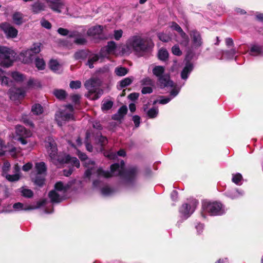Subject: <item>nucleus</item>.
Here are the masks:
<instances>
[{
  "label": "nucleus",
  "mask_w": 263,
  "mask_h": 263,
  "mask_svg": "<svg viewBox=\"0 0 263 263\" xmlns=\"http://www.w3.org/2000/svg\"><path fill=\"white\" fill-rule=\"evenodd\" d=\"M78 155L82 161H85V167L87 168L85 173L86 177H89L92 174L96 173L99 178H109L112 176H120L125 178L127 182L133 180L137 174V169L135 167L130 168L128 171H125L124 162H121V164L115 163L110 166V172L103 170L101 168H97L95 162L91 160L87 159L85 154L78 151Z\"/></svg>",
  "instance_id": "obj_1"
},
{
  "label": "nucleus",
  "mask_w": 263,
  "mask_h": 263,
  "mask_svg": "<svg viewBox=\"0 0 263 263\" xmlns=\"http://www.w3.org/2000/svg\"><path fill=\"white\" fill-rule=\"evenodd\" d=\"M46 147L51 161L56 165L63 164H70L77 168L80 166V162L76 157H71L69 155L57 153V144L52 137H48L46 140Z\"/></svg>",
  "instance_id": "obj_2"
},
{
  "label": "nucleus",
  "mask_w": 263,
  "mask_h": 263,
  "mask_svg": "<svg viewBox=\"0 0 263 263\" xmlns=\"http://www.w3.org/2000/svg\"><path fill=\"white\" fill-rule=\"evenodd\" d=\"M16 53L10 48L0 46V65L4 67H9L15 60ZM4 71L0 68V82L2 85L8 86L9 79L4 76Z\"/></svg>",
  "instance_id": "obj_3"
},
{
  "label": "nucleus",
  "mask_w": 263,
  "mask_h": 263,
  "mask_svg": "<svg viewBox=\"0 0 263 263\" xmlns=\"http://www.w3.org/2000/svg\"><path fill=\"white\" fill-rule=\"evenodd\" d=\"M153 46L151 41L137 35L132 36L127 40L124 50L125 52L140 53L149 50Z\"/></svg>",
  "instance_id": "obj_4"
},
{
  "label": "nucleus",
  "mask_w": 263,
  "mask_h": 263,
  "mask_svg": "<svg viewBox=\"0 0 263 263\" xmlns=\"http://www.w3.org/2000/svg\"><path fill=\"white\" fill-rule=\"evenodd\" d=\"M69 188L68 184L64 185L62 182H57L54 189L49 193V197L53 203L60 202L65 198V193Z\"/></svg>",
  "instance_id": "obj_5"
},
{
  "label": "nucleus",
  "mask_w": 263,
  "mask_h": 263,
  "mask_svg": "<svg viewBox=\"0 0 263 263\" xmlns=\"http://www.w3.org/2000/svg\"><path fill=\"white\" fill-rule=\"evenodd\" d=\"M165 68L162 66H156L153 69L154 75L158 79V82L161 88L173 86V83L170 81V77L164 74Z\"/></svg>",
  "instance_id": "obj_6"
},
{
  "label": "nucleus",
  "mask_w": 263,
  "mask_h": 263,
  "mask_svg": "<svg viewBox=\"0 0 263 263\" xmlns=\"http://www.w3.org/2000/svg\"><path fill=\"white\" fill-rule=\"evenodd\" d=\"M10 163L8 162H5L2 167V175L10 182H15L20 180L21 178L20 167L18 164H15L13 166L14 174L10 175L8 172L10 168Z\"/></svg>",
  "instance_id": "obj_7"
},
{
  "label": "nucleus",
  "mask_w": 263,
  "mask_h": 263,
  "mask_svg": "<svg viewBox=\"0 0 263 263\" xmlns=\"http://www.w3.org/2000/svg\"><path fill=\"white\" fill-rule=\"evenodd\" d=\"M202 209L205 212L213 216L221 215L225 212L222 205L217 202L204 201L202 203Z\"/></svg>",
  "instance_id": "obj_8"
},
{
  "label": "nucleus",
  "mask_w": 263,
  "mask_h": 263,
  "mask_svg": "<svg viewBox=\"0 0 263 263\" xmlns=\"http://www.w3.org/2000/svg\"><path fill=\"white\" fill-rule=\"evenodd\" d=\"M85 87L88 90L90 93L93 95V99H98L103 93V90L99 89L100 82L99 80L91 79L86 81Z\"/></svg>",
  "instance_id": "obj_9"
},
{
  "label": "nucleus",
  "mask_w": 263,
  "mask_h": 263,
  "mask_svg": "<svg viewBox=\"0 0 263 263\" xmlns=\"http://www.w3.org/2000/svg\"><path fill=\"white\" fill-rule=\"evenodd\" d=\"M66 107L70 112L68 113L65 111H61L57 114L55 116V120L58 124L60 126L65 124L66 121L73 119L72 112L73 108L72 105L69 104L67 105Z\"/></svg>",
  "instance_id": "obj_10"
},
{
  "label": "nucleus",
  "mask_w": 263,
  "mask_h": 263,
  "mask_svg": "<svg viewBox=\"0 0 263 263\" xmlns=\"http://www.w3.org/2000/svg\"><path fill=\"white\" fill-rule=\"evenodd\" d=\"M198 204V202L194 199L193 200L190 204H184L180 209V213L181 216L185 219L187 218L193 213Z\"/></svg>",
  "instance_id": "obj_11"
},
{
  "label": "nucleus",
  "mask_w": 263,
  "mask_h": 263,
  "mask_svg": "<svg viewBox=\"0 0 263 263\" xmlns=\"http://www.w3.org/2000/svg\"><path fill=\"white\" fill-rule=\"evenodd\" d=\"M0 29L4 32L7 39H13L17 35V30L9 23L4 22L1 23Z\"/></svg>",
  "instance_id": "obj_12"
},
{
  "label": "nucleus",
  "mask_w": 263,
  "mask_h": 263,
  "mask_svg": "<svg viewBox=\"0 0 263 263\" xmlns=\"http://www.w3.org/2000/svg\"><path fill=\"white\" fill-rule=\"evenodd\" d=\"M116 47V44L114 41L108 42L107 45L101 49L100 57L102 58H108L110 54L115 53Z\"/></svg>",
  "instance_id": "obj_13"
},
{
  "label": "nucleus",
  "mask_w": 263,
  "mask_h": 263,
  "mask_svg": "<svg viewBox=\"0 0 263 263\" xmlns=\"http://www.w3.org/2000/svg\"><path fill=\"white\" fill-rule=\"evenodd\" d=\"M170 27L172 30L177 31L180 34L182 39V40L180 42V44L185 46H187L189 42V37L179 25L176 23L173 22L170 23Z\"/></svg>",
  "instance_id": "obj_14"
},
{
  "label": "nucleus",
  "mask_w": 263,
  "mask_h": 263,
  "mask_svg": "<svg viewBox=\"0 0 263 263\" xmlns=\"http://www.w3.org/2000/svg\"><path fill=\"white\" fill-rule=\"evenodd\" d=\"M41 44L40 43H35L33 45L32 47L28 50H26L21 53L26 57L30 59L34 54L38 53L41 51Z\"/></svg>",
  "instance_id": "obj_15"
},
{
  "label": "nucleus",
  "mask_w": 263,
  "mask_h": 263,
  "mask_svg": "<svg viewBox=\"0 0 263 263\" xmlns=\"http://www.w3.org/2000/svg\"><path fill=\"white\" fill-rule=\"evenodd\" d=\"M46 2L48 4L49 7L53 11L58 13L61 12V9L64 6V3L60 0H46Z\"/></svg>",
  "instance_id": "obj_16"
},
{
  "label": "nucleus",
  "mask_w": 263,
  "mask_h": 263,
  "mask_svg": "<svg viewBox=\"0 0 263 263\" xmlns=\"http://www.w3.org/2000/svg\"><path fill=\"white\" fill-rule=\"evenodd\" d=\"M11 100H16L24 97L25 91L21 88H11L9 91Z\"/></svg>",
  "instance_id": "obj_17"
},
{
  "label": "nucleus",
  "mask_w": 263,
  "mask_h": 263,
  "mask_svg": "<svg viewBox=\"0 0 263 263\" xmlns=\"http://www.w3.org/2000/svg\"><path fill=\"white\" fill-rule=\"evenodd\" d=\"M193 43L195 48L200 47L202 44V40L200 33L196 30H193L190 33Z\"/></svg>",
  "instance_id": "obj_18"
},
{
  "label": "nucleus",
  "mask_w": 263,
  "mask_h": 263,
  "mask_svg": "<svg viewBox=\"0 0 263 263\" xmlns=\"http://www.w3.org/2000/svg\"><path fill=\"white\" fill-rule=\"evenodd\" d=\"M31 10L34 14H38L42 11H45L46 5L45 4L41 2L40 0H37L35 2L31 5Z\"/></svg>",
  "instance_id": "obj_19"
},
{
  "label": "nucleus",
  "mask_w": 263,
  "mask_h": 263,
  "mask_svg": "<svg viewBox=\"0 0 263 263\" xmlns=\"http://www.w3.org/2000/svg\"><path fill=\"white\" fill-rule=\"evenodd\" d=\"M226 196L232 199H238L245 194L244 192L239 191L237 189H232L227 191Z\"/></svg>",
  "instance_id": "obj_20"
},
{
  "label": "nucleus",
  "mask_w": 263,
  "mask_h": 263,
  "mask_svg": "<svg viewBox=\"0 0 263 263\" xmlns=\"http://www.w3.org/2000/svg\"><path fill=\"white\" fill-rule=\"evenodd\" d=\"M193 69V65L190 62H187L181 73V78L183 80L187 79L189 75Z\"/></svg>",
  "instance_id": "obj_21"
},
{
  "label": "nucleus",
  "mask_w": 263,
  "mask_h": 263,
  "mask_svg": "<svg viewBox=\"0 0 263 263\" xmlns=\"http://www.w3.org/2000/svg\"><path fill=\"white\" fill-rule=\"evenodd\" d=\"M16 133L17 135L23 137H29L32 135L30 130H27L22 125H17L16 126Z\"/></svg>",
  "instance_id": "obj_22"
},
{
  "label": "nucleus",
  "mask_w": 263,
  "mask_h": 263,
  "mask_svg": "<svg viewBox=\"0 0 263 263\" xmlns=\"http://www.w3.org/2000/svg\"><path fill=\"white\" fill-rule=\"evenodd\" d=\"M102 26L100 25L96 26L88 30L87 34L89 36H95L97 35H100L102 33Z\"/></svg>",
  "instance_id": "obj_23"
},
{
  "label": "nucleus",
  "mask_w": 263,
  "mask_h": 263,
  "mask_svg": "<svg viewBox=\"0 0 263 263\" xmlns=\"http://www.w3.org/2000/svg\"><path fill=\"white\" fill-rule=\"evenodd\" d=\"M12 21L16 25H21L24 22L23 14L21 12H15L12 15Z\"/></svg>",
  "instance_id": "obj_24"
},
{
  "label": "nucleus",
  "mask_w": 263,
  "mask_h": 263,
  "mask_svg": "<svg viewBox=\"0 0 263 263\" xmlns=\"http://www.w3.org/2000/svg\"><path fill=\"white\" fill-rule=\"evenodd\" d=\"M127 111V107L126 106H122L119 109L117 114L114 115V119L118 120H120L126 114Z\"/></svg>",
  "instance_id": "obj_25"
},
{
  "label": "nucleus",
  "mask_w": 263,
  "mask_h": 263,
  "mask_svg": "<svg viewBox=\"0 0 263 263\" xmlns=\"http://www.w3.org/2000/svg\"><path fill=\"white\" fill-rule=\"evenodd\" d=\"M50 68L55 72H59L61 69V65L57 60H51L49 62Z\"/></svg>",
  "instance_id": "obj_26"
},
{
  "label": "nucleus",
  "mask_w": 263,
  "mask_h": 263,
  "mask_svg": "<svg viewBox=\"0 0 263 263\" xmlns=\"http://www.w3.org/2000/svg\"><path fill=\"white\" fill-rule=\"evenodd\" d=\"M35 168L37 172V174L43 175L46 171V167L44 162H41L35 164Z\"/></svg>",
  "instance_id": "obj_27"
},
{
  "label": "nucleus",
  "mask_w": 263,
  "mask_h": 263,
  "mask_svg": "<svg viewBox=\"0 0 263 263\" xmlns=\"http://www.w3.org/2000/svg\"><path fill=\"white\" fill-rule=\"evenodd\" d=\"M53 94L59 100L64 99L67 96V93L63 89H55L53 91Z\"/></svg>",
  "instance_id": "obj_28"
},
{
  "label": "nucleus",
  "mask_w": 263,
  "mask_h": 263,
  "mask_svg": "<svg viewBox=\"0 0 263 263\" xmlns=\"http://www.w3.org/2000/svg\"><path fill=\"white\" fill-rule=\"evenodd\" d=\"M133 77H127L120 81V89L129 85L133 81Z\"/></svg>",
  "instance_id": "obj_29"
},
{
  "label": "nucleus",
  "mask_w": 263,
  "mask_h": 263,
  "mask_svg": "<svg viewBox=\"0 0 263 263\" xmlns=\"http://www.w3.org/2000/svg\"><path fill=\"white\" fill-rule=\"evenodd\" d=\"M99 59L100 57L98 54L92 55L89 58L86 65H88L90 68H92L93 67V64L99 61Z\"/></svg>",
  "instance_id": "obj_30"
},
{
  "label": "nucleus",
  "mask_w": 263,
  "mask_h": 263,
  "mask_svg": "<svg viewBox=\"0 0 263 263\" xmlns=\"http://www.w3.org/2000/svg\"><path fill=\"white\" fill-rule=\"evenodd\" d=\"M128 72V69L123 67H118L115 68V73L118 76L123 77Z\"/></svg>",
  "instance_id": "obj_31"
},
{
  "label": "nucleus",
  "mask_w": 263,
  "mask_h": 263,
  "mask_svg": "<svg viewBox=\"0 0 263 263\" xmlns=\"http://www.w3.org/2000/svg\"><path fill=\"white\" fill-rule=\"evenodd\" d=\"M158 58L161 61L166 60L168 57V53L165 49L162 48L159 50Z\"/></svg>",
  "instance_id": "obj_32"
},
{
  "label": "nucleus",
  "mask_w": 263,
  "mask_h": 263,
  "mask_svg": "<svg viewBox=\"0 0 263 263\" xmlns=\"http://www.w3.org/2000/svg\"><path fill=\"white\" fill-rule=\"evenodd\" d=\"M31 111L34 115H38L43 112V109L40 104H36L32 106Z\"/></svg>",
  "instance_id": "obj_33"
},
{
  "label": "nucleus",
  "mask_w": 263,
  "mask_h": 263,
  "mask_svg": "<svg viewBox=\"0 0 263 263\" xmlns=\"http://www.w3.org/2000/svg\"><path fill=\"white\" fill-rule=\"evenodd\" d=\"M232 180L233 182L236 184H241L242 180V177L241 175L239 173H237L235 174L232 175Z\"/></svg>",
  "instance_id": "obj_34"
},
{
  "label": "nucleus",
  "mask_w": 263,
  "mask_h": 263,
  "mask_svg": "<svg viewBox=\"0 0 263 263\" xmlns=\"http://www.w3.org/2000/svg\"><path fill=\"white\" fill-rule=\"evenodd\" d=\"M34 183L40 186H41L43 185L45 181V179L44 176L42 175L37 174L35 178H34L33 180Z\"/></svg>",
  "instance_id": "obj_35"
},
{
  "label": "nucleus",
  "mask_w": 263,
  "mask_h": 263,
  "mask_svg": "<svg viewBox=\"0 0 263 263\" xmlns=\"http://www.w3.org/2000/svg\"><path fill=\"white\" fill-rule=\"evenodd\" d=\"M115 190L108 186H104L101 190V193L104 196H110L115 193Z\"/></svg>",
  "instance_id": "obj_36"
},
{
  "label": "nucleus",
  "mask_w": 263,
  "mask_h": 263,
  "mask_svg": "<svg viewBox=\"0 0 263 263\" xmlns=\"http://www.w3.org/2000/svg\"><path fill=\"white\" fill-rule=\"evenodd\" d=\"M74 57L77 60H84L87 58V53L85 51L81 50L76 52Z\"/></svg>",
  "instance_id": "obj_37"
},
{
  "label": "nucleus",
  "mask_w": 263,
  "mask_h": 263,
  "mask_svg": "<svg viewBox=\"0 0 263 263\" xmlns=\"http://www.w3.org/2000/svg\"><path fill=\"white\" fill-rule=\"evenodd\" d=\"M11 77L16 82H22L24 79V77L22 74L16 71L11 73Z\"/></svg>",
  "instance_id": "obj_38"
},
{
  "label": "nucleus",
  "mask_w": 263,
  "mask_h": 263,
  "mask_svg": "<svg viewBox=\"0 0 263 263\" xmlns=\"http://www.w3.org/2000/svg\"><path fill=\"white\" fill-rule=\"evenodd\" d=\"M35 66L39 70H43L45 68V63L42 59L37 58L35 60Z\"/></svg>",
  "instance_id": "obj_39"
},
{
  "label": "nucleus",
  "mask_w": 263,
  "mask_h": 263,
  "mask_svg": "<svg viewBox=\"0 0 263 263\" xmlns=\"http://www.w3.org/2000/svg\"><path fill=\"white\" fill-rule=\"evenodd\" d=\"M141 84L143 86H153L154 84V81L149 77H146L141 80Z\"/></svg>",
  "instance_id": "obj_40"
},
{
  "label": "nucleus",
  "mask_w": 263,
  "mask_h": 263,
  "mask_svg": "<svg viewBox=\"0 0 263 263\" xmlns=\"http://www.w3.org/2000/svg\"><path fill=\"white\" fill-rule=\"evenodd\" d=\"M158 114V109L157 108H151L147 112V115L150 118H154L156 117Z\"/></svg>",
  "instance_id": "obj_41"
},
{
  "label": "nucleus",
  "mask_w": 263,
  "mask_h": 263,
  "mask_svg": "<svg viewBox=\"0 0 263 263\" xmlns=\"http://www.w3.org/2000/svg\"><path fill=\"white\" fill-rule=\"evenodd\" d=\"M261 53V49L260 47L258 46H253L250 49V54L252 55H257Z\"/></svg>",
  "instance_id": "obj_42"
},
{
  "label": "nucleus",
  "mask_w": 263,
  "mask_h": 263,
  "mask_svg": "<svg viewBox=\"0 0 263 263\" xmlns=\"http://www.w3.org/2000/svg\"><path fill=\"white\" fill-rule=\"evenodd\" d=\"M13 208L15 211H20L29 210V208H25L24 204L21 202H17L13 205Z\"/></svg>",
  "instance_id": "obj_43"
},
{
  "label": "nucleus",
  "mask_w": 263,
  "mask_h": 263,
  "mask_svg": "<svg viewBox=\"0 0 263 263\" xmlns=\"http://www.w3.org/2000/svg\"><path fill=\"white\" fill-rule=\"evenodd\" d=\"M21 192L22 195L27 198H31L33 195L32 191L28 189L22 188Z\"/></svg>",
  "instance_id": "obj_44"
},
{
  "label": "nucleus",
  "mask_w": 263,
  "mask_h": 263,
  "mask_svg": "<svg viewBox=\"0 0 263 263\" xmlns=\"http://www.w3.org/2000/svg\"><path fill=\"white\" fill-rule=\"evenodd\" d=\"M159 39L164 42H168L171 39V36L164 33H159L158 34Z\"/></svg>",
  "instance_id": "obj_45"
},
{
  "label": "nucleus",
  "mask_w": 263,
  "mask_h": 263,
  "mask_svg": "<svg viewBox=\"0 0 263 263\" xmlns=\"http://www.w3.org/2000/svg\"><path fill=\"white\" fill-rule=\"evenodd\" d=\"M112 105L113 103L112 101H107L103 103L101 109L103 111L108 110L112 107Z\"/></svg>",
  "instance_id": "obj_46"
},
{
  "label": "nucleus",
  "mask_w": 263,
  "mask_h": 263,
  "mask_svg": "<svg viewBox=\"0 0 263 263\" xmlns=\"http://www.w3.org/2000/svg\"><path fill=\"white\" fill-rule=\"evenodd\" d=\"M172 100V98H164L163 97H162L160 98V99L158 100H156L154 102V104L159 103V104H165L167 103H168L171 100Z\"/></svg>",
  "instance_id": "obj_47"
},
{
  "label": "nucleus",
  "mask_w": 263,
  "mask_h": 263,
  "mask_svg": "<svg viewBox=\"0 0 263 263\" xmlns=\"http://www.w3.org/2000/svg\"><path fill=\"white\" fill-rule=\"evenodd\" d=\"M22 120L26 125H29L32 127L34 126L32 122L30 120L28 116L26 115H23L22 117Z\"/></svg>",
  "instance_id": "obj_48"
},
{
  "label": "nucleus",
  "mask_w": 263,
  "mask_h": 263,
  "mask_svg": "<svg viewBox=\"0 0 263 263\" xmlns=\"http://www.w3.org/2000/svg\"><path fill=\"white\" fill-rule=\"evenodd\" d=\"M58 32L60 34L64 36L69 35L70 37H73L75 35V34H69V31L67 29L63 28H59L58 30Z\"/></svg>",
  "instance_id": "obj_49"
},
{
  "label": "nucleus",
  "mask_w": 263,
  "mask_h": 263,
  "mask_svg": "<svg viewBox=\"0 0 263 263\" xmlns=\"http://www.w3.org/2000/svg\"><path fill=\"white\" fill-rule=\"evenodd\" d=\"M69 85L72 89H78L81 86V82L80 81H72Z\"/></svg>",
  "instance_id": "obj_50"
},
{
  "label": "nucleus",
  "mask_w": 263,
  "mask_h": 263,
  "mask_svg": "<svg viewBox=\"0 0 263 263\" xmlns=\"http://www.w3.org/2000/svg\"><path fill=\"white\" fill-rule=\"evenodd\" d=\"M123 35V31L121 29L114 31V38L116 40H119Z\"/></svg>",
  "instance_id": "obj_51"
},
{
  "label": "nucleus",
  "mask_w": 263,
  "mask_h": 263,
  "mask_svg": "<svg viewBox=\"0 0 263 263\" xmlns=\"http://www.w3.org/2000/svg\"><path fill=\"white\" fill-rule=\"evenodd\" d=\"M172 51L173 53L176 55L179 56L182 54L181 51L177 45L174 46L172 48Z\"/></svg>",
  "instance_id": "obj_52"
},
{
  "label": "nucleus",
  "mask_w": 263,
  "mask_h": 263,
  "mask_svg": "<svg viewBox=\"0 0 263 263\" xmlns=\"http://www.w3.org/2000/svg\"><path fill=\"white\" fill-rule=\"evenodd\" d=\"M41 24L42 27L46 29H50L51 27V24H50V23L45 19H42L41 21Z\"/></svg>",
  "instance_id": "obj_53"
},
{
  "label": "nucleus",
  "mask_w": 263,
  "mask_h": 263,
  "mask_svg": "<svg viewBox=\"0 0 263 263\" xmlns=\"http://www.w3.org/2000/svg\"><path fill=\"white\" fill-rule=\"evenodd\" d=\"M228 59L233 58L236 54V50L234 49L227 51L224 53Z\"/></svg>",
  "instance_id": "obj_54"
},
{
  "label": "nucleus",
  "mask_w": 263,
  "mask_h": 263,
  "mask_svg": "<svg viewBox=\"0 0 263 263\" xmlns=\"http://www.w3.org/2000/svg\"><path fill=\"white\" fill-rule=\"evenodd\" d=\"M98 141L101 146L105 145L108 142L107 139L105 137H103L101 135L98 137Z\"/></svg>",
  "instance_id": "obj_55"
},
{
  "label": "nucleus",
  "mask_w": 263,
  "mask_h": 263,
  "mask_svg": "<svg viewBox=\"0 0 263 263\" xmlns=\"http://www.w3.org/2000/svg\"><path fill=\"white\" fill-rule=\"evenodd\" d=\"M73 42L77 44L83 45L86 43V41L85 39L83 37H78L75 38Z\"/></svg>",
  "instance_id": "obj_56"
},
{
  "label": "nucleus",
  "mask_w": 263,
  "mask_h": 263,
  "mask_svg": "<svg viewBox=\"0 0 263 263\" xmlns=\"http://www.w3.org/2000/svg\"><path fill=\"white\" fill-rule=\"evenodd\" d=\"M152 86H146L143 87V88L142 89L141 92L143 94H147V93H151L153 92V89L152 88Z\"/></svg>",
  "instance_id": "obj_57"
},
{
  "label": "nucleus",
  "mask_w": 263,
  "mask_h": 263,
  "mask_svg": "<svg viewBox=\"0 0 263 263\" xmlns=\"http://www.w3.org/2000/svg\"><path fill=\"white\" fill-rule=\"evenodd\" d=\"M104 155L110 159H115L117 157L116 154L112 152H106L104 153Z\"/></svg>",
  "instance_id": "obj_58"
},
{
  "label": "nucleus",
  "mask_w": 263,
  "mask_h": 263,
  "mask_svg": "<svg viewBox=\"0 0 263 263\" xmlns=\"http://www.w3.org/2000/svg\"><path fill=\"white\" fill-rule=\"evenodd\" d=\"M98 71L100 73H108L109 72V67L108 66L106 65L102 68H100Z\"/></svg>",
  "instance_id": "obj_59"
},
{
  "label": "nucleus",
  "mask_w": 263,
  "mask_h": 263,
  "mask_svg": "<svg viewBox=\"0 0 263 263\" xmlns=\"http://www.w3.org/2000/svg\"><path fill=\"white\" fill-rule=\"evenodd\" d=\"M133 120L135 123V126L136 127H139V126L140 125V117L137 115L134 116L133 117Z\"/></svg>",
  "instance_id": "obj_60"
},
{
  "label": "nucleus",
  "mask_w": 263,
  "mask_h": 263,
  "mask_svg": "<svg viewBox=\"0 0 263 263\" xmlns=\"http://www.w3.org/2000/svg\"><path fill=\"white\" fill-rule=\"evenodd\" d=\"M71 98L72 102L76 104L79 102L80 96L79 95H73Z\"/></svg>",
  "instance_id": "obj_61"
},
{
  "label": "nucleus",
  "mask_w": 263,
  "mask_h": 263,
  "mask_svg": "<svg viewBox=\"0 0 263 263\" xmlns=\"http://www.w3.org/2000/svg\"><path fill=\"white\" fill-rule=\"evenodd\" d=\"M180 89L174 88L170 93L171 96L168 98H172V99L176 97L179 93Z\"/></svg>",
  "instance_id": "obj_62"
},
{
  "label": "nucleus",
  "mask_w": 263,
  "mask_h": 263,
  "mask_svg": "<svg viewBox=\"0 0 263 263\" xmlns=\"http://www.w3.org/2000/svg\"><path fill=\"white\" fill-rule=\"evenodd\" d=\"M32 167V164L31 163H27L23 165L22 169L25 172L29 171Z\"/></svg>",
  "instance_id": "obj_63"
},
{
  "label": "nucleus",
  "mask_w": 263,
  "mask_h": 263,
  "mask_svg": "<svg viewBox=\"0 0 263 263\" xmlns=\"http://www.w3.org/2000/svg\"><path fill=\"white\" fill-rule=\"evenodd\" d=\"M255 19L259 22H263V13H257Z\"/></svg>",
  "instance_id": "obj_64"
}]
</instances>
